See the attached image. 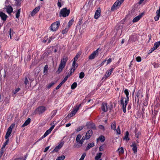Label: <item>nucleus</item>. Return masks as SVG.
Wrapping results in <instances>:
<instances>
[{"mask_svg":"<svg viewBox=\"0 0 160 160\" xmlns=\"http://www.w3.org/2000/svg\"><path fill=\"white\" fill-rule=\"evenodd\" d=\"M87 139H88L86 138V137L85 136H83L82 139L80 141V142H79V145H78V146H77V148H79L81 147L82 146L83 143L84 141L85 140Z\"/></svg>","mask_w":160,"mask_h":160,"instance_id":"nucleus-20","label":"nucleus"},{"mask_svg":"<svg viewBox=\"0 0 160 160\" xmlns=\"http://www.w3.org/2000/svg\"><path fill=\"white\" fill-rule=\"evenodd\" d=\"M48 72V65H46L44 67L43 70V73L44 75L46 74Z\"/></svg>","mask_w":160,"mask_h":160,"instance_id":"nucleus-31","label":"nucleus"},{"mask_svg":"<svg viewBox=\"0 0 160 160\" xmlns=\"http://www.w3.org/2000/svg\"><path fill=\"white\" fill-rule=\"evenodd\" d=\"M51 131H52L50 130L49 129L46 131L44 134V135L46 137L51 132Z\"/></svg>","mask_w":160,"mask_h":160,"instance_id":"nucleus-38","label":"nucleus"},{"mask_svg":"<svg viewBox=\"0 0 160 160\" xmlns=\"http://www.w3.org/2000/svg\"><path fill=\"white\" fill-rule=\"evenodd\" d=\"M111 128L113 130H115L116 129V122H113L111 124Z\"/></svg>","mask_w":160,"mask_h":160,"instance_id":"nucleus-32","label":"nucleus"},{"mask_svg":"<svg viewBox=\"0 0 160 160\" xmlns=\"http://www.w3.org/2000/svg\"><path fill=\"white\" fill-rule=\"evenodd\" d=\"M124 92L125 93L126 98L121 97V99L120 101V103L122 106L123 112L125 113L126 112V107L129 100V92L127 89H126Z\"/></svg>","mask_w":160,"mask_h":160,"instance_id":"nucleus-1","label":"nucleus"},{"mask_svg":"<svg viewBox=\"0 0 160 160\" xmlns=\"http://www.w3.org/2000/svg\"><path fill=\"white\" fill-rule=\"evenodd\" d=\"M98 49H97L95 51H94L88 57V59L90 60H92L95 58V57L98 55Z\"/></svg>","mask_w":160,"mask_h":160,"instance_id":"nucleus-8","label":"nucleus"},{"mask_svg":"<svg viewBox=\"0 0 160 160\" xmlns=\"http://www.w3.org/2000/svg\"><path fill=\"white\" fill-rule=\"evenodd\" d=\"M136 60L138 62H140L141 61V58L139 56L137 57L136 58Z\"/></svg>","mask_w":160,"mask_h":160,"instance_id":"nucleus-49","label":"nucleus"},{"mask_svg":"<svg viewBox=\"0 0 160 160\" xmlns=\"http://www.w3.org/2000/svg\"><path fill=\"white\" fill-rule=\"evenodd\" d=\"M81 106V104H80L78 105H76L75 107L72 110V112L74 114V115L78 111L79 109V108Z\"/></svg>","mask_w":160,"mask_h":160,"instance_id":"nucleus-17","label":"nucleus"},{"mask_svg":"<svg viewBox=\"0 0 160 160\" xmlns=\"http://www.w3.org/2000/svg\"><path fill=\"white\" fill-rule=\"evenodd\" d=\"M157 112H158V111H157L154 110V113H153V111H152V114L153 115H156L157 114Z\"/></svg>","mask_w":160,"mask_h":160,"instance_id":"nucleus-63","label":"nucleus"},{"mask_svg":"<svg viewBox=\"0 0 160 160\" xmlns=\"http://www.w3.org/2000/svg\"><path fill=\"white\" fill-rule=\"evenodd\" d=\"M81 135L80 134H78L77 135V136L76 137V141L78 143H77V145H76L75 146V148H77V146H78V145H79V142H80V140H81L80 139H81Z\"/></svg>","mask_w":160,"mask_h":160,"instance_id":"nucleus-21","label":"nucleus"},{"mask_svg":"<svg viewBox=\"0 0 160 160\" xmlns=\"http://www.w3.org/2000/svg\"><path fill=\"white\" fill-rule=\"evenodd\" d=\"M160 45V41L158 42L154 43L153 48L151 49V52L154 51L158 48Z\"/></svg>","mask_w":160,"mask_h":160,"instance_id":"nucleus-18","label":"nucleus"},{"mask_svg":"<svg viewBox=\"0 0 160 160\" xmlns=\"http://www.w3.org/2000/svg\"><path fill=\"white\" fill-rule=\"evenodd\" d=\"M74 115H75L74 114L71 112L68 115V116H69L70 117H71Z\"/></svg>","mask_w":160,"mask_h":160,"instance_id":"nucleus-56","label":"nucleus"},{"mask_svg":"<svg viewBox=\"0 0 160 160\" xmlns=\"http://www.w3.org/2000/svg\"><path fill=\"white\" fill-rule=\"evenodd\" d=\"M84 73L83 72H81L79 74V78L80 79H82L84 78Z\"/></svg>","mask_w":160,"mask_h":160,"instance_id":"nucleus-36","label":"nucleus"},{"mask_svg":"<svg viewBox=\"0 0 160 160\" xmlns=\"http://www.w3.org/2000/svg\"><path fill=\"white\" fill-rule=\"evenodd\" d=\"M20 90V88H16L15 90L13 91V93L14 94H16L17 92H18Z\"/></svg>","mask_w":160,"mask_h":160,"instance_id":"nucleus-40","label":"nucleus"},{"mask_svg":"<svg viewBox=\"0 0 160 160\" xmlns=\"http://www.w3.org/2000/svg\"><path fill=\"white\" fill-rule=\"evenodd\" d=\"M99 150L100 151H102L103 150V147L102 146H101L99 148Z\"/></svg>","mask_w":160,"mask_h":160,"instance_id":"nucleus-60","label":"nucleus"},{"mask_svg":"<svg viewBox=\"0 0 160 160\" xmlns=\"http://www.w3.org/2000/svg\"><path fill=\"white\" fill-rule=\"evenodd\" d=\"M77 83L76 82L73 83L71 86V88L72 89H74L77 86Z\"/></svg>","mask_w":160,"mask_h":160,"instance_id":"nucleus-34","label":"nucleus"},{"mask_svg":"<svg viewBox=\"0 0 160 160\" xmlns=\"http://www.w3.org/2000/svg\"><path fill=\"white\" fill-rule=\"evenodd\" d=\"M101 10L100 8H98L96 11L94 18L95 19H98L100 15Z\"/></svg>","mask_w":160,"mask_h":160,"instance_id":"nucleus-12","label":"nucleus"},{"mask_svg":"<svg viewBox=\"0 0 160 160\" xmlns=\"http://www.w3.org/2000/svg\"><path fill=\"white\" fill-rule=\"evenodd\" d=\"M21 12V9H19L17 12L16 15V17L17 18H18L20 16V12Z\"/></svg>","mask_w":160,"mask_h":160,"instance_id":"nucleus-35","label":"nucleus"},{"mask_svg":"<svg viewBox=\"0 0 160 160\" xmlns=\"http://www.w3.org/2000/svg\"><path fill=\"white\" fill-rule=\"evenodd\" d=\"M67 80L65 78L61 82V83L62 85Z\"/></svg>","mask_w":160,"mask_h":160,"instance_id":"nucleus-61","label":"nucleus"},{"mask_svg":"<svg viewBox=\"0 0 160 160\" xmlns=\"http://www.w3.org/2000/svg\"><path fill=\"white\" fill-rule=\"evenodd\" d=\"M15 126V124H12L8 128L7 132L5 135V138L6 139H8V138L10 136L12 132V129Z\"/></svg>","mask_w":160,"mask_h":160,"instance_id":"nucleus-6","label":"nucleus"},{"mask_svg":"<svg viewBox=\"0 0 160 160\" xmlns=\"http://www.w3.org/2000/svg\"><path fill=\"white\" fill-rule=\"evenodd\" d=\"M101 108L102 111L105 112H107L108 110L107 104L106 103H102Z\"/></svg>","mask_w":160,"mask_h":160,"instance_id":"nucleus-11","label":"nucleus"},{"mask_svg":"<svg viewBox=\"0 0 160 160\" xmlns=\"http://www.w3.org/2000/svg\"><path fill=\"white\" fill-rule=\"evenodd\" d=\"M6 11L8 13L10 14L13 11V8L10 5L6 6Z\"/></svg>","mask_w":160,"mask_h":160,"instance_id":"nucleus-13","label":"nucleus"},{"mask_svg":"<svg viewBox=\"0 0 160 160\" xmlns=\"http://www.w3.org/2000/svg\"><path fill=\"white\" fill-rule=\"evenodd\" d=\"M143 15L142 13H141L140 14L138 15L135 18L132 20V22H138L139 21L140 19L142 17Z\"/></svg>","mask_w":160,"mask_h":160,"instance_id":"nucleus-16","label":"nucleus"},{"mask_svg":"<svg viewBox=\"0 0 160 160\" xmlns=\"http://www.w3.org/2000/svg\"><path fill=\"white\" fill-rule=\"evenodd\" d=\"M62 85L60 83L56 88V89H58Z\"/></svg>","mask_w":160,"mask_h":160,"instance_id":"nucleus-57","label":"nucleus"},{"mask_svg":"<svg viewBox=\"0 0 160 160\" xmlns=\"http://www.w3.org/2000/svg\"><path fill=\"white\" fill-rule=\"evenodd\" d=\"M64 142V141H61L58 144V145L57 146L53 151V152H57L63 146Z\"/></svg>","mask_w":160,"mask_h":160,"instance_id":"nucleus-7","label":"nucleus"},{"mask_svg":"<svg viewBox=\"0 0 160 160\" xmlns=\"http://www.w3.org/2000/svg\"><path fill=\"white\" fill-rule=\"evenodd\" d=\"M156 13L157 15L160 17V7L159 8V9L157 10Z\"/></svg>","mask_w":160,"mask_h":160,"instance_id":"nucleus-48","label":"nucleus"},{"mask_svg":"<svg viewBox=\"0 0 160 160\" xmlns=\"http://www.w3.org/2000/svg\"><path fill=\"white\" fill-rule=\"evenodd\" d=\"M83 128V126H80L77 128L76 130L77 132H79Z\"/></svg>","mask_w":160,"mask_h":160,"instance_id":"nucleus-52","label":"nucleus"},{"mask_svg":"<svg viewBox=\"0 0 160 160\" xmlns=\"http://www.w3.org/2000/svg\"><path fill=\"white\" fill-rule=\"evenodd\" d=\"M40 8L39 7H36L32 12L31 13V16H33L35 15L39 11Z\"/></svg>","mask_w":160,"mask_h":160,"instance_id":"nucleus-22","label":"nucleus"},{"mask_svg":"<svg viewBox=\"0 0 160 160\" xmlns=\"http://www.w3.org/2000/svg\"><path fill=\"white\" fill-rule=\"evenodd\" d=\"M51 125H52V126L50 127V128H49V129L51 131L54 128L55 126V124L54 123V122H53L51 124Z\"/></svg>","mask_w":160,"mask_h":160,"instance_id":"nucleus-42","label":"nucleus"},{"mask_svg":"<svg viewBox=\"0 0 160 160\" xmlns=\"http://www.w3.org/2000/svg\"><path fill=\"white\" fill-rule=\"evenodd\" d=\"M102 154V153L101 152L98 153L95 157V159L97 160V159H101L100 158L101 157Z\"/></svg>","mask_w":160,"mask_h":160,"instance_id":"nucleus-29","label":"nucleus"},{"mask_svg":"<svg viewBox=\"0 0 160 160\" xmlns=\"http://www.w3.org/2000/svg\"><path fill=\"white\" fill-rule=\"evenodd\" d=\"M113 69L114 68H112L108 70L106 73V74L105 76V77H103L102 78V79H104V78L106 79L112 73V72L113 70Z\"/></svg>","mask_w":160,"mask_h":160,"instance_id":"nucleus-9","label":"nucleus"},{"mask_svg":"<svg viewBox=\"0 0 160 160\" xmlns=\"http://www.w3.org/2000/svg\"><path fill=\"white\" fill-rule=\"evenodd\" d=\"M131 146L132 147L134 152L135 153H136L137 152V146L136 144L135 143L133 142Z\"/></svg>","mask_w":160,"mask_h":160,"instance_id":"nucleus-14","label":"nucleus"},{"mask_svg":"<svg viewBox=\"0 0 160 160\" xmlns=\"http://www.w3.org/2000/svg\"><path fill=\"white\" fill-rule=\"evenodd\" d=\"M7 139V140L4 143L3 145H2V148H1L2 149L4 150H5V147L8 144V142H9V139Z\"/></svg>","mask_w":160,"mask_h":160,"instance_id":"nucleus-26","label":"nucleus"},{"mask_svg":"<svg viewBox=\"0 0 160 160\" xmlns=\"http://www.w3.org/2000/svg\"><path fill=\"white\" fill-rule=\"evenodd\" d=\"M117 151L118 152L119 154H122L124 152L123 148L122 147L118 148Z\"/></svg>","mask_w":160,"mask_h":160,"instance_id":"nucleus-27","label":"nucleus"},{"mask_svg":"<svg viewBox=\"0 0 160 160\" xmlns=\"http://www.w3.org/2000/svg\"><path fill=\"white\" fill-rule=\"evenodd\" d=\"M60 25V22L59 21H56L51 25L49 29L51 31H55L58 29Z\"/></svg>","mask_w":160,"mask_h":160,"instance_id":"nucleus-3","label":"nucleus"},{"mask_svg":"<svg viewBox=\"0 0 160 160\" xmlns=\"http://www.w3.org/2000/svg\"><path fill=\"white\" fill-rule=\"evenodd\" d=\"M50 146H48L47 147H46L44 150L43 152H46L49 148Z\"/></svg>","mask_w":160,"mask_h":160,"instance_id":"nucleus-55","label":"nucleus"},{"mask_svg":"<svg viewBox=\"0 0 160 160\" xmlns=\"http://www.w3.org/2000/svg\"><path fill=\"white\" fill-rule=\"evenodd\" d=\"M54 84V82H52V83H50L47 86V87L49 89L50 88H51V87H52Z\"/></svg>","mask_w":160,"mask_h":160,"instance_id":"nucleus-41","label":"nucleus"},{"mask_svg":"<svg viewBox=\"0 0 160 160\" xmlns=\"http://www.w3.org/2000/svg\"><path fill=\"white\" fill-rule=\"evenodd\" d=\"M29 78H25L24 80V83L25 85H27L28 83V79Z\"/></svg>","mask_w":160,"mask_h":160,"instance_id":"nucleus-45","label":"nucleus"},{"mask_svg":"<svg viewBox=\"0 0 160 160\" xmlns=\"http://www.w3.org/2000/svg\"><path fill=\"white\" fill-rule=\"evenodd\" d=\"M0 17L3 21H5L8 17L7 15L2 12H0Z\"/></svg>","mask_w":160,"mask_h":160,"instance_id":"nucleus-19","label":"nucleus"},{"mask_svg":"<svg viewBox=\"0 0 160 160\" xmlns=\"http://www.w3.org/2000/svg\"><path fill=\"white\" fill-rule=\"evenodd\" d=\"M62 0H59L57 3L58 6L59 8H61L62 6L61 2L62 1Z\"/></svg>","mask_w":160,"mask_h":160,"instance_id":"nucleus-50","label":"nucleus"},{"mask_svg":"<svg viewBox=\"0 0 160 160\" xmlns=\"http://www.w3.org/2000/svg\"><path fill=\"white\" fill-rule=\"evenodd\" d=\"M31 121V119L30 118H28L24 122L23 124L22 125V127H24L28 125Z\"/></svg>","mask_w":160,"mask_h":160,"instance_id":"nucleus-23","label":"nucleus"},{"mask_svg":"<svg viewBox=\"0 0 160 160\" xmlns=\"http://www.w3.org/2000/svg\"><path fill=\"white\" fill-rule=\"evenodd\" d=\"M65 156L62 155L61 156L58 157L56 160H63L65 158Z\"/></svg>","mask_w":160,"mask_h":160,"instance_id":"nucleus-33","label":"nucleus"},{"mask_svg":"<svg viewBox=\"0 0 160 160\" xmlns=\"http://www.w3.org/2000/svg\"><path fill=\"white\" fill-rule=\"evenodd\" d=\"M112 61V60L111 58H109L108 60H107V64H109L110 62H111Z\"/></svg>","mask_w":160,"mask_h":160,"instance_id":"nucleus-58","label":"nucleus"},{"mask_svg":"<svg viewBox=\"0 0 160 160\" xmlns=\"http://www.w3.org/2000/svg\"><path fill=\"white\" fill-rule=\"evenodd\" d=\"M98 140L100 141L101 142H103L105 140V138L104 136L101 135L97 139V141L98 142Z\"/></svg>","mask_w":160,"mask_h":160,"instance_id":"nucleus-24","label":"nucleus"},{"mask_svg":"<svg viewBox=\"0 0 160 160\" xmlns=\"http://www.w3.org/2000/svg\"><path fill=\"white\" fill-rule=\"evenodd\" d=\"M45 137H46L45 136H44V135H43L42 137H41L38 140V141H37V142H38V141H40V140H42L43 138H45Z\"/></svg>","mask_w":160,"mask_h":160,"instance_id":"nucleus-59","label":"nucleus"},{"mask_svg":"<svg viewBox=\"0 0 160 160\" xmlns=\"http://www.w3.org/2000/svg\"><path fill=\"white\" fill-rule=\"evenodd\" d=\"M46 109L45 107L41 106L39 107L37 109V111L38 112L39 114H40L45 111Z\"/></svg>","mask_w":160,"mask_h":160,"instance_id":"nucleus-10","label":"nucleus"},{"mask_svg":"<svg viewBox=\"0 0 160 160\" xmlns=\"http://www.w3.org/2000/svg\"><path fill=\"white\" fill-rule=\"evenodd\" d=\"M78 56H79V55H78ZM78 58V54H77L75 56V57L73 59V62H76Z\"/></svg>","mask_w":160,"mask_h":160,"instance_id":"nucleus-47","label":"nucleus"},{"mask_svg":"<svg viewBox=\"0 0 160 160\" xmlns=\"http://www.w3.org/2000/svg\"><path fill=\"white\" fill-rule=\"evenodd\" d=\"M140 134H141V133L139 132H137V133H136V134H135L136 137L138 138H139L140 136Z\"/></svg>","mask_w":160,"mask_h":160,"instance_id":"nucleus-53","label":"nucleus"},{"mask_svg":"<svg viewBox=\"0 0 160 160\" xmlns=\"http://www.w3.org/2000/svg\"><path fill=\"white\" fill-rule=\"evenodd\" d=\"M116 131L117 134H120V130L119 126H118L117 128Z\"/></svg>","mask_w":160,"mask_h":160,"instance_id":"nucleus-51","label":"nucleus"},{"mask_svg":"<svg viewBox=\"0 0 160 160\" xmlns=\"http://www.w3.org/2000/svg\"><path fill=\"white\" fill-rule=\"evenodd\" d=\"M91 124V123H88L87 124V126H88V127H89V128H94L95 126L94 125H92V126H90V125Z\"/></svg>","mask_w":160,"mask_h":160,"instance_id":"nucleus-46","label":"nucleus"},{"mask_svg":"<svg viewBox=\"0 0 160 160\" xmlns=\"http://www.w3.org/2000/svg\"><path fill=\"white\" fill-rule=\"evenodd\" d=\"M78 66V64H76V65L75 66H72V68L71 69V71H72V72H74L75 70V69L77 68Z\"/></svg>","mask_w":160,"mask_h":160,"instance_id":"nucleus-37","label":"nucleus"},{"mask_svg":"<svg viewBox=\"0 0 160 160\" xmlns=\"http://www.w3.org/2000/svg\"><path fill=\"white\" fill-rule=\"evenodd\" d=\"M68 29H69L68 28H66L64 30L62 31V33L63 34L66 33H67V32L68 31Z\"/></svg>","mask_w":160,"mask_h":160,"instance_id":"nucleus-43","label":"nucleus"},{"mask_svg":"<svg viewBox=\"0 0 160 160\" xmlns=\"http://www.w3.org/2000/svg\"><path fill=\"white\" fill-rule=\"evenodd\" d=\"M124 1V0H117L112 6L111 8V10L113 11L118 8Z\"/></svg>","mask_w":160,"mask_h":160,"instance_id":"nucleus-5","label":"nucleus"},{"mask_svg":"<svg viewBox=\"0 0 160 160\" xmlns=\"http://www.w3.org/2000/svg\"><path fill=\"white\" fill-rule=\"evenodd\" d=\"M86 153H84L82 155L81 158L79 160H83L86 156Z\"/></svg>","mask_w":160,"mask_h":160,"instance_id":"nucleus-44","label":"nucleus"},{"mask_svg":"<svg viewBox=\"0 0 160 160\" xmlns=\"http://www.w3.org/2000/svg\"><path fill=\"white\" fill-rule=\"evenodd\" d=\"M14 32H13V30L12 29H10L9 31V34L10 38L11 39L12 35H13V34Z\"/></svg>","mask_w":160,"mask_h":160,"instance_id":"nucleus-39","label":"nucleus"},{"mask_svg":"<svg viewBox=\"0 0 160 160\" xmlns=\"http://www.w3.org/2000/svg\"><path fill=\"white\" fill-rule=\"evenodd\" d=\"M129 132L128 131H127L125 133V135L123 137V139L126 141H128L129 140L128 138Z\"/></svg>","mask_w":160,"mask_h":160,"instance_id":"nucleus-28","label":"nucleus"},{"mask_svg":"<svg viewBox=\"0 0 160 160\" xmlns=\"http://www.w3.org/2000/svg\"><path fill=\"white\" fill-rule=\"evenodd\" d=\"M68 60V57L66 56H64L61 61L60 63L58 68L57 72L58 73L61 72L65 66L66 63Z\"/></svg>","mask_w":160,"mask_h":160,"instance_id":"nucleus-2","label":"nucleus"},{"mask_svg":"<svg viewBox=\"0 0 160 160\" xmlns=\"http://www.w3.org/2000/svg\"><path fill=\"white\" fill-rule=\"evenodd\" d=\"M57 112V111L56 110H55L54 111H53L52 112V113H53V115H55L56 114Z\"/></svg>","mask_w":160,"mask_h":160,"instance_id":"nucleus-64","label":"nucleus"},{"mask_svg":"<svg viewBox=\"0 0 160 160\" xmlns=\"http://www.w3.org/2000/svg\"><path fill=\"white\" fill-rule=\"evenodd\" d=\"M76 62H73V63H72V66H73V67L75 66L76 65L78 64V63H76Z\"/></svg>","mask_w":160,"mask_h":160,"instance_id":"nucleus-62","label":"nucleus"},{"mask_svg":"<svg viewBox=\"0 0 160 160\" xmlns=\"http://www.w3.org/2000/svg\"><path fill=\"white\" fill-rule=\"evenodd\" d=\"M70 13L69 10H68L66 8H64L61 9L59 14L60 17L62 16L65 17L68 16Z\"/></svg>","mask_w":160,"mask_h":160,"instance_id":"nucleus-4","label":"nucleus"},{"mask_svg":"<svg viewBox=\"0 0 160 160\" xmlns=\"http://www.w3.org/2000/svg\"><path fill=\"white\" fill-rule=\"evenodd\" d=\"M93 134V132L91 130H89L86 132L85 136L86 138L88 139H89Z\"/></svg>","mask_w":160,"mask_h":160,"instance_id":"nucleus-15","label":"nucleus"},{"mask_svg":"<svg viewBox=\"0 0 160 160\" xmlns=\"http://www.w3.org/2000/svg\"><path fill=\"white\" fill-rule=\"evenodd\" d=\"M94 143L92 142L91 143H89L88 146L86 148V150L87 151L90 149L92 147L94 146Z\"/></svg>","mask_w":160,"mask_h":160,"instance_id":"nucleus-25","label":"nucleus"},{"mask_svg":"<svg viewBox=\"0 0 160 160\" xmlns=\"http://www.w3.org/2000/svg\"><path fill=\"white\" fill-rule=\"evenodd\" d=\"M159 17H160L159 16H158L157 15H156V16L155 17H154V18L155 20L156 21H157L158 20V19H159Z\"/></svg>","mask_w":160,"mask_h":160,"instance_id":"nucleus-54","label":"nucleus"},{"mask_svg":"<svg viewBox=\"0 0 160 160\" xmlns=\"http://www.w3.org/2000/svg\"><path fill=\"white\" fill-rule=\"evenodd\" d=\"M74 22V20L73 19H72L71 20H70L69 22L68 23L67 28L68 29L70 28V27L72 25Z\"/></svg>","mask_w":160,"mask_h":160,"instance_id":"nucleus-30","label":"nucleus"}]
</instances>
